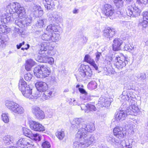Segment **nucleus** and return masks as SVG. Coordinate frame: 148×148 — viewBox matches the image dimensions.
Here are the masks:
<instances>
[{
  "mask_svg": "<svg viewBox=\"0 0 148 148\" xmlns=\"http://www.w3.org/2000/svg\"><path fill=\"white\" fill-rule=\"evenodd\" d=\"M95 130V128L93 125H86L83 123L82 127L79 129L76 134V137L81 139L80 142L81 144H85L86 146H88L93 142L96 140L97 137L95 135L89 134L88 132L94 131Z\"/></svg>",
  "mask_w": 148,
  "mask_h": 148,
  "instance_id": "f257e3e1",
  "label": "nucleus"
},
{
  "mask_svg": "<svg viewBox=\"0 0 148 148\" xmlns=\"http://www.w3.org/2000/svg\"><path fill=\"white\" fill-rule=\"evenodd\" d=\"M139 112L138 108L137 106H130L125 111L120 110L115 113V119L117 121L124 120L127 115H136Z\"/></svg>",
  "mask_w": 148,
  "mask_h": 148,
  "instance_id": "f03ea898",
  "label": "nucleus"
},
{
  "mask_svg": "<svg viewBox=\"0 0 148 148\" xmlns=\"http://www.w3.org/2000/svg\"><path fill=\"white\" fill-rule=\"evenodd\" d=\"M18 86L19 90L25 97L31 99L34 98V96L32 95V89L23 78L19 80Z\"/></svg>",
  "mask_w": 148,
  "mask_h": 148,
  "instance_id": "7ed1b4c3",
  "label": "nucleus"
},
{
  "mask_svg": "<svg viewBox=\"0 0 148 148\" xmlns=\"http://www.w3.org/2000/svg\"><path fill=\"white\" fill-rule=\"evenodd\" d=\"M34 74L37 78H44L48 77L50 74L51 71L46 66H38L34 70Z\"/></svg>",
  "mask_w": 148,
  "mask_h": 148,
  "instance_id": "20e7f679",
  "label": "nucleus"
},
{
  "mask_svg": "<svg viewBox=\"0 0 148 148\" xmlns=\"http://www.w3.org/2000/svg\"><path fill=\"white\" fill-rule=\"evenodd\" d=\"M121 101H127L126 103H129V106H136V99L135 96L131 91L125 90L120 96Z\"/></svg>",
  "mask_w": 148,
  "mask_h": 148,
  "instance_id": "39448f33",
  "label": "nucleus"
},
{
  "mask_svg": "<svg viewBox=\"0 0 148 148\" xmlns=\"http://www.w3.org/2000/svg\"><path fill=\"white\" fill-rule=\"evenodd\" d=\"M92 71V69L88 66L82 64L80 68L79 75L80 77L90 79L95 75V74Z\"/></svg>",
  "mask_w": 148,
  "mask_h": 148,
  "instance_id": "423d86ee",
  "label": "nucleus"
},
{
  "mask_svg": "<svg viewBox=\"0 0 148 148\" xmlns=\"http://www.w3.org/2000/svg\"><path fill=\"white\" fill-rule=\"evenodd\" d=\"M126 12L127 16L136 17L140 15L141 10L134 5H130L126 9Z\"/></svg>",
  "mask_w": 148,
  "mask_h": 148,
  "instance_id": "0eeeda50",
  "label": "nucleus"
},
{
  "mask_svg": "<svg viewBox=\"0 0 148 148\" xmlns=\"http://www.w3.org/2000/svg\"><path fill=\"white\" fill-rule=\"evenodd\" d=\"M11 29L5 25H0V49L5 47L7 44L6 42L2 39L1 33L6 34L10 31Z\"/></svg>",
  "mask_w": 148,
  "mask_h": 148,
  "instance_id": "6e6552de",
  "label": "nucleus"
},
{
  "mask_svg": "<svg viewBox=\"0 0 148 148\" xmlns=\"http://www.w3.org/2000/svg\"><path fill=\"white\" fill-rule=\"evenodd\" d=\"M125 56H123L121 57H116L114 62H116L115 65L116 67L119 69H121L125 66L128 63L127 60Z\"/></svg>",
  "mask_w": 148,
  "mask_h": 148,
  "instance_id": "1a4fd4ad",
  "label": "nucleus"
},
{
  "mask_svg": "<svg viewBox=\"0 0 148 148\" xmlns=\"http://www.w3.org/2000/svg\"><path fill=\"white\" fill-rule=\"evenodd\" d=\"M32 110L33 114L38 119H43L45 118L44 113L39 107L37 106H33L32 107Z\"/></svg>",
  "mask_w": 148,
  "mask_h": 148,
  "instance_id": "9d476101",
  "label": "nucleus"
},
{
  "mask_svg": "<svg viewBox=\"0 0 148 148\" xmlns=\"http://www.w3.org/2000/svg\"><path fill=\"white\" fill-rule=\"evenodd\" d=\"M113 132L114 135L119 139L123 138L126 135V131L121 127H115L113 130Z\"/></svg>",
  "mask_w": 148,
  "mask_h": 148,
  "instance_id": "9b49d317",
  "label": "nucleus"
},
{
  "mask_svg": "<svg viewBox=\"0 0 148 148\" xmlns=\"http://www.w3.org/2000/svg\"><path fill=\"white\" fill-rule=\"evenodd\" d=\"M29 124L30 127L34 131L42 132L45 130L44 127L38 122L31 121H30Z\"/></svg>",
  "mask_w": 148,
  "mask_h": 148,
  "instance_id": "f8f14e48",
  "label": "nucleus"
},
{
  "mask_svg": "<svg viewBox=\"0 0 148 148\" xmlns=\"http://www.w3.org/2000/svg\"><path fill=\"white\" fill-rule=\"evenodd\" d=\"M114 10L112 6L108 4H105L103 8L102 13L107 17H109L113 15Z\"/></svg>",
  "mask_w": 148,
  "mask_h": 148,
  "instance_id": "ddd939ff",
  "label": "nucleus"
},
{
  "mask_svg": "<svg viewBox=\"0 0 148 148\" xmlns=\"http://www.w3.org/2000/svg\"><path fill=\"white\" fill-rule=\"evenodd\" d=\"M110 100L109 98L101 97L99 99L98 104L101 108L104 107H108L110 104Z\"/></svg>",
  "mask_w": 148,
  "mask_h": 148,
  "instance_id": "4468645a",
  "label": "nucleus"
},
{
  "mask_svg": "<svg viewBox=\"0 0 148 148\" xmlns=\"http://www.w3.org/2000/svg\"><path fill=\"white\" fill-rule=\"evenodd\" d=\"M35 86L37 90L40 92L46 91L48 89V86L47 84L42 82H36Z\"/></svg>",
  "mask_w": 148,
  "mask_h": 148,
  "instance_id": "2eb2a0df",
  "label": "nucleus"
},
{
  "mask_svg": "<svg viewBox=\"0 0 148 148\" xmlns=\"http://www.w3.org/2000/svg\"><path fill=\"white\" fill-rule=\"evenodd\" d=\"M53 48L51 44L49 42H44L40 45V50L39 51L40 54L43 53L42 52H45L47 50H52Z\"/></svg>",
  "mask_w": 148,
  "mask_h": 148,
  "instance_id": "dca6fc26",
  "label": "nucleus"
},
{
  "mask_svg": "<svg viewBox=\"0 0 148 148\" xmlns=\"http://www.w3.org/2000/svg\"><path fill=\"white\" fill-rule=\"evenodd\" d=\"M84 122V119L81 118H76L72 122L71 127L74 129H77L81 127L83 124L81 123Z\"/></svg>",
  "mask_w": 148,
  "mask_h": 148,
  "instance_id": "f3484780",
  "label": "nucleus"
},
{
  "mask_svg": "<svg viewBox=\"0 0 148 148\" xmlns=\"http://www.w3.org/2000/svg\"><path fill=\"white\" fill-rule=\"evenodd\" d=\"M116 30L113 28L108 27L103 31V36L110 40V38L113 37L115 34Z\"/></svg>",
  "mask_w": 148,
  "mask_h": 148,
  "instance_id": "a211bd4d",
  "label": "nucleus"
},
{
  "mask_svg": "<svg viewBox=\"0 0 148 148\" xmlns=\"http://www.w3.org/2000/svg\"><path fill=\"white\" fill-rule=\"evenodd\" d=\"M84 61L90 64L95 69L97 70L98 67L97 64L95 63L94 60L92 59L89 55L87 54L86 55L84 58Z\"/></svg>",
  "mask_w": 148,
  "mask_h": 148,
  "instance_id": "6ab92c4d",
  "label": "nucleus"
},
{
  "mask_svg": "<svg viewBox=\"0 0 148 148\" xmlns=\"http://www.w3.org/2000/svg\"><path fill=\"white\" fill-rule=\"evenodd\" d=\"M32 10L36 17L41 16L43 14V10L39 5H34Z\"/></svg>",
  "mask_w": 148,
  "mask_h": 148,
  "instance_id": "aec40b11",
  "label": "nucleus"
},
{
  "mask_svg": "<svg viewBox=\"0 0 148 148\" xmlns=\"http://www.w3.org/2000/svg\"><path fill=\"white\" fill-rule=\"evenodd\" d=\"M42 3L45 8L48 10H50L55 6L53 0H42Z\"/></svg>",
  "mask_w": 148,
  "mask_h": 148,
  "instance_id": "412c9836",
  "label": "nucleus"
},
{
  "mask_svg": "<svg viewBox=\"0 0 148 148\" xmlns=\"http://www.w3.org/2000/svg\"><path fill=\"white\" fill-rule=\"evenodd\" d=\"M28 140L25 138H20L17 142V145L18 147L21 148H25L27 145H30Z\"/></svg>",
  "mask_w": 148,
  "mask_h": 148,
  "instance_id": "4be33fe9",
  "label": "nucleus"
},
{
  "mask_svg": "<svg viewBox=\"0 0 148 148\" xmlns=\"http://www.w3.org/2000/svg\"><path fill=\"white\" fill-rule=\"evenodd\" d=\"M113 49L114 51L118 50L120 49V47L122 43V40L119 38H115L113 40Z\"/></svg>",
  "mask_w": 148,
  "mask_h": 148,
  "instance_id": "5701e85b",
  "label": "nucleus"
},
{
  "mask_svg": "<svg viewBox=\"0 0 148 148\" xmlns=\"http://www.w3.org/2000/svg\"><path fill=\"white\" fill-rule=\"evenodd\" d=\"M16 104V103L11 100H7L5 101V105L6 107L12 111Z\"/></svg>",
  "mask_w": 148,
  "mask_h": 148,
  "instance_id": "b1692460",
  "label": "nucleus"
},
{
  "mask_svg": "<svg viewBox=\"0 0 148 148\" xmlns=\"http://www.w3.org/2000/svg\"><path fill=\"white\" fill-rule=\"evenodd\" d=\"M58 27L54 25L50 24L47 26L46 29V31L50 33L58 32Z\"/></svg>",
  "mask_w": 148,
  "mask_h": 148,
  "instance_id": "393cba45",
  "label": "nucleus"
},
{
  "mask_svg": "<svg viewBox=\"0 0 148 148\" xmlns=\"http://www.w3.org/2000/svg\"><path fill=\"white\" fill-rule=\"evenodd\" d=\"M12 112L16 114H21L24 113V110L22 106L17 103Z\"/></svg>",
  "mask_w": 148,
  "mask_h": 148,
  "instance_id": "a878e982",
  "label": "nucleus"
},
{
  "mask_svg": "<svg viewBox=\"0 0 148 148\" xmlns=\"http://www.w3.org/2000/svg\"><path fill=\"white\" fill-rule=\"evenodd\" d=\"M47 20L45 18H39L38 19L36 23V26L40 28H41L45 26L47 23Z\"/></svg>",
  "mask_w": 148,
  "mask_h": 148,
  "instance_id": "bb28decb",
  "label": "nucleus"
},
{
  "mask_svg": "<svg viewBox=\"0 0 148 148\" xmlns=\"http://www.w3.org/2000/svg\"><path fill=\"white\" fill-rule=\"evenodd\" d=\"M35 62L32 59L28 60L26 62L25 65V69L27 71L30 70L32 67L35 64Z\"/></svg>",
  "mask_w": 148,
  "mask_h": 148,
  "instance_id": "cd10ccee",
  "label": "nucleus"
},
{
  "mask_svg": "<svg viewBox=\"0 0 148 148\" xmlns=\"http://www.w3.org/2000/svg\"><path fill=\"white\" fill-rule=\"evenodd\" d=\"M3 140L5 143L7 145L13 143L14 140V138L13 136L10 135L5 136L3 137Z\"/></svg>",
  "mask_w": 148,
  "mask_h": 148,
  "instance_id": "c85d7f7f",
  "label": "nucleus"
},
{
  "mask_svg": "<svg viewBox=\"0 0 148 148\" xmlns=\"http://www.w3.org/2000/svg\"><path fill=\"white\" fill-rule=\"evenodd\" d=\"M15 14L18 17H19L21 18H22L25 16V10L24 8L21 6L18 10L17 12V13Z\"/></svg>",
  "mask_w": 148,
  "mask_h": 148,
  "instance_id": "c756f323",
  "label": "nucleus"
},
{
  "mask_svg": "<svg viewBox=\"0 0 148 148\" xmlns=\"http://www.w3.org/2000/svg\"><path fill=\"white\" fill-rule=\"evenodd\" d=\"M56 135L60 140H62L65 136L64 130V129L58 130L56 132Z\"/></svg>",
  "mask_w": 148,
  "mask_h": 148,
  "instance_id": "7c9ffc66",
  "label": "nucleus"
},
{
  "mask_svg": "<svg viewBox=\"0 0 148 148\" xmlns=\"http://www.w3.org/2000/svg\"><path fill=\"white\" fill-rule=\"evenodd\" d=\"M60 35L55 33H51L50 42H56L58 41L60 39Z\"/></svg>",
  "mask_w": 148,
  "mask_h": 148,
  "instance_id": "2f4dec72",
  "label": "nucleus"
},
{
  "mask_svg": "<svg viewBox=\"0 0 148 148\" xmlns=\"http://www.w3.org/2000/svg\"><path fill=\"white\" fill-rule=\"evenodd\" d=\"M22 131L23 134L25 136L30 138L33 135V134L32 131L30 130L26 127H23L22 128Z\"/></svg>",
  "mask_w": 148,
  "mask_h": 148,
  "instance_id": "473e14b6",
  "label": "nucleus"
},
{
  "mask_svg": "<svg viewBox=\"0 0 148 148\" xmlns=\"http://www.w3.org/2000/svg\"><path fill=\"white\" fill-rule=\"evenodd\" d=\"M21 6L20 4L18 3L14 2L12 3L11 7L13 8V14L15 12L17 13V12L18 10Z\"/></svg>",
  "mask_w": 148,
  "mask_h": 148,
  "instance_id": "72a5a7b5",
  "label": "nucleus"
},
{
  "mask_svg": "<svg viewBox=\"0 0 148 148\" xmlns=\"http://www.w3.org/2000/svg\"><path fill=\"white\" fill-rule=\"evenodd\" d=\"M108 141L112 145L116 144L119 143V141L116 139L112 136H109L107 137Z\"/></svg>",
  "mask_w": 148,
  "mask_h": 148,
  "instance_id": "f704fd0d",
  "label": "nucleus"
},
{
  "mask_svg": "<svg viewBox=\"0 0 148 148\" xmlns=\"http://www.w3.org/2000/svg\"><path fill=\"white\" fill-rule=\"evenodd\" d=\"M51 33L48 32L43 34L41 36L42 39L45 41L50 42Z\"/></svg>",
  "mask_w": 148,
  "mask_h": 148,
  "instance_id": "c9c22d12",
  "label": "nucleus"
},
{
  "mask_svg": "<svg viewBox=\"0 0 148 148\" xmlns=\"http://www.w3.org/2000/svg\"><path fill=\"white\" fill-rule=\"evenodd\" d=\"M8 114V113H3L1 115V118L3 121L6 123L9 122Z\"/></svg>",
  "mask_w": 148,
  "mask_h": 148,
  "instance_id": "e433bc0d",
  "label": "nucleus"
},
{
  "mask_svg": "<svg viewBox=\"0 0 148 148\" xmlns=\"http://www.w3.org/2000/svg\"><path fill=\"white\" fill-rule=\"evenodd\" d=\"M97 85L95 81H91L90 82L88 85V88L90 90H93L96 89L97 86Z\"/></svg>",
  "mask_w": 148,
  "mask_h": 148,
  "instance_id": "4c0bfd02",
  "label": "nucleus"
},
{
  "mask_svg": "<svg viewBox=\"0 0 148 148\" xmlns=\"http://www.w3.org/2000/svg\"><path fill=\"white\" fill-rule=\"evenodd\" d=\"M75 137L76 138V139H79L80 140H79V142L77 141H75L73 143V148H79V147H81V145H84L85 146H84L85 147H87L88 146H86V145L85 144H81L80 143V141L81 140V139H78L77 138H76V135H75Z\"/></svg>",
  "mask_w": 148,
  "mask_h": 148,
  "instance_id": "58836bf2",
  "label": "nucleus"
},
{
  "mask_svg": "<svg viewBox=\"0 0 148 148\" xmlns=\"http://www.w3.org/2000/svg\"><path fill=\"white\" fill-rule=\"evenodd\" d=\"M12 3H10L5 8V11L8 14H13V8L11 7Z\"/></svg>",
  "mask_w": 148,
  "mask_h": 148,
  "instance_id": "ea45409f",
  "label": "nucleus"
},
{
  "mask_svg": "<svg viewBox=\"0 0 148 148\" xmlns=\"http://www.w3.org/2000/svg\"><path fill=\"white\" fill-rule=\"evenodd\" d=\"M54 59L51 57H45L44 61L45 63H48L50 64H53L54 63Z\"/></svg>",
  "mask_w": 148,
  "mask_h": 148,
  "instance_id": "a19ab883",
  "label": "nucleus"
},
{
  "mask_svg": "<svg viewBox=\"0 0 148 148\" xmlns=\"http://www.w3.org/2000/svg\"><path fill=\"white\" fill-rule=\"evenodd\" d=\"M59 17L58 15H55L54 16L51 15L50 16L49 18V20L50 21L52 20V21L53 23V21L58 23L59 20Z\"/></svg>",
  "mask_w": 148,
  "mask_h": 148,
  "instance_id": "79ce46f5",
  "label": "nucleus"
},
{
  "mask_svg": "<svg viewBox=\"0 0 148 148\" xmlns=\"http://www.w3.org/2000/svg\"><path fill=\"white\" fill-rule=\"evenodd\" d=\"M87 110L88 112L89 111H95L97 109L94 105L88 104L87 105Z\"/></svg>",
  "mask_w": 148,
  "mask_h": 148,
  "instance_id": "37998d69",
  "label": "nucleus"
},
{
  "mask_svg": "<svg viewBox=\"0 0 148 148\" xmlns=\"http://www.w3.org/2000/svg\"><path fill=\"white\" fill-rule=\"evenodd\" d=\"M116 6L118 8L122 7L123 5V1L122 0H113Z\"/></svg>",
  "mask_w": 148,
  "mask_h": 148,
  "instance_id": "c03bdc74",
  "label": "nucleus"
},
{
  "mask_svg": "<svg viewBox=\"0 0 148 148\" xmlns=\"http://www.w3.org/2000/svg\"><path fill=\"white\" fill-rule=\"evenodd\" d=\"M30 138L35 141H40L41 140V137L38 134H33V135H32Z\"/></svg>",
  "mask_w": 148,
  "mask_h": 148,
  "instance_id": "a18cd8bd",
  "label": "nucleus"
},
{
  "mask_svg": "<svg viewBox=\"0 0 148 148\" xmlns=\"http://www.w3.org/2000/svg\"><path fill=\"white\" fill-rule=\"evenodd\" d=\"M114 56L113 55H109L106 56V60L109 61L110 63H115L113 60V58Z\"/></svg>",
  "mask_w": 148,
  "mask_h": 148,
  "instance_id": "49530a36",
  "label": "nucleus"
},
{
  "mask_svg": "<svg viewBox=\"0 0 148 148\" xmlns=\"http://www.w3.org/2000/svg\"><path fill=\"white\" fill-rule=\"evenodd\" d=\"M32 77V75L29 73H28L27 74H25L24 77L26 80L28 81L31 79Z\"/></svg>",
  "mask_w": 148,
  "mask_h": 148,
  "instance_id": "de8ad7c7",
  "label": "nucleus"
},
{
  "mask_svg": "<svg viewBox=\"0 0 148 148\" xmlns=\"http://www.w3.org/2000/svg\"><path fill=\"white\" fill-rule=\"evenodd\" d=\"M42 146L43 148H49L51 147V145L49 142L45 141L42 143Z\"/></svg>",
  "mask_w": 148,
  "mask_h": 148,
  "instance_id": "09e8293b",
  "label": "nucleus"
},
{
  "mask_svg": "<svg viewBox=\"0 0 148 148\" xmlns=\"http://www.w3.org/2000/svg\"><path fill=\"white\" fill-rule=\"evenodd\" d=\"M15 23L20 27H22L23 23V21L20 19L16 20Z\"/></svg>",
  "mask_w": 148,
  "mask_h": 148,
  "instance_id": "8fccbe9b",
  "label": "nucleus"
},
{
  "mask_svg": "<svg viewBox=\"0 0 148 148\" xmlns=\"http://www.w3.org/2000/svg\"><path fill=\"white\" fill-rule=\"evenodd\" d=\"M134 47H132L130 44L125 45V49L129 51H131L133 49H134Z\"/></svg>",
  "mask_w": 148,
  "mask_h": 148,
  "instance_id": "3c124183",
  "label": "nucleus"
},
{
  "mask_svg": "<svg viewBox=\"0 0 148 148\" xmlns=\"http://www.w3.org/2000/svg\"><path fill=\"white\" fill-rule=\"evenodd\" d=\"M148 23V21H147V20L143 19L142 21L140 22L139 25L144 27H146L147 26Z\"/></svg>",
  "mask_w": 148,
  "mask_h": 148,
  "instance_id": "603ef678",
  "label": "nucleus"
},
{
  "mask_svg": "<svg viewBox=\"0 0 148 148\" xmlns=\"http://www.w3.org/2000/svg\"><path fill=\"white\" fill-rule=\"evenodd\" d=\"M132 142V140H126V147L125 148H131L132 146V144L130 143Z\"/></svg>",
  "mask_w": 148,
  "mask_h": 148,
  "instance_id": "864d4df0",
  "label": "nucleus"
},
{
  "mask_svg": "<svg viewBox=\"0 0 148 148\" xmlns=\"http://www.w3.org/2000/svg\"><path fill=\"white\" fill-rule=\"evenodd\" d=\"M95 55L96 56L95 60L96 62L97 63L99 60L101 56V53L100 52H97L95 53Z\"/></svg>",
  "mask_w": 148,
  "mask_h": 148,
  "instance_id": "5fc2aeb1",
  "label": "nucleus"
},
{
  "mask_svg": "<svg viewBox=\"0 0 148 148\" xmlns=\"http://www.w3.org/2000/svg\"><path fill=\"white\" fill-rule=\"evenodd\" d=\"M143 20H146L148 21V12H145L143 13Z\"/></svg>",
  "mask_w": 148,
  "mask_h": 148,
  "instance_id": "6e6d98bb",
  "label": "nucleus"
},
{
  "mask_svg": "<svg viewBox=\"0 0 148 148\" xmlns=\"http://www.w3.org/2000/svg\"><path fill=\"white\" fill-rule=\"evenodd\" d=\"M80 107L82 110H84L86 112H88V110H87V106L82 104L81 105Z\"/></svg>",
  "mask_w": 148,
  "mask_h": 148,
  "instance_id": "4d7b16f0",
  "label": "nucleus"
},
{
  "mask_svg": "<svg viewBox=\"0 0 148 148\" xmlns=\"http://www.w3.org/2000/svg\"><path fill=\"white\" fill-rule=\"evenodd\" d=\"M137 2L139 3L146 4L148 3V0H137Z\"/></svg>",
  "mask_w": 148,
  "mask_h": 148,
  "instance_id": "13d9d810",
  "label": "nucleus"
},
{
  "mask_svg": "<svg viewBox=\"0 0 148 148\" xmlns=\"http://www.w3.org/2000/svg\"><path fill=\"white\" fill-rule=\"evenodd\" d=\"M32 19V18L30 16H28L25 19L26 23V24H28L30 23L31 22Z\"/></svg>",
  "mask_w": 148,
  "mask_h": 148,
  "instance_id": "bf43d9fd",
  "label": "nucleus"
},
{
  "mask_svg": "<svg viewBox=\"0 0 148 148\" xmlns=\"http://www.w3.org/2000/svg\"><path fill=\"white\" fill-rule=\"evenodd\" d=\"M7 19H6V16H3L1 17V21L2 23L3 22L4 24L8 23Z\"/></svg>",
  "mask_w": 148,
  "mask_h": 148,
  "instance_id": "052dcab7",
  "label": "nucleus"
},
{
  "mask_svg": "<svg viewBox=\"0 0 148 148\" xmlns=\"http://www.w3.org/2000/svg\"><path fill=\"white\" fill-rule=\"evenodd\" d=\"M141 80L143 82L146 81V76L145 74L143 73L141 77Z\"/></svg>",
  "mask_w": 148,
  "mask_h": 148,
  "instance_id": "680f3d73",
  "label": "nucleus"
},
{
  "mask_svg": "<svg viewBox=\"0 0 148 148\" xmlns=\"http://www.w3.org/2000/svg\"><path fill=\"white\" fill-rule=\"evenodd\" d=\"M9 16L10 18V22L14 20V18H16L18 17L15 14L13 15H11Z\"/></svg>",
  "mask_w": 148,
  "mask_h": 148,
  "instance_id": "e2e57ef3",
  "label": "nucleus"
},
{
  "mask_svg": "<svg viewBox=\"0 0 148 148\" xmlns=\"http://www.w3.org/2000/svg\"><path fill=\"white\" fill-rule=\"evenodd\" d=\"M42 97L45 100L48 99L49 98V96L47 95L45 91L42 95Z\"/></svg>",
  "mask_w": 148,
  "mask_h": 148,
  "instance_id": "0e129e2a",
  "label": "nucleus"
},
{
  "mask_svg": "<svg viewBox=\"0 0 148 148\" xmlns=\"http://www.w3.org/2000/svg\"><path fill=\"white\" fill-rule=\"evenodd\" d=\"M79 91L82 93L84 94L85 95H86L87 94V92H86L85 90L84 89L82 88H79Z\"/></svg>",
  "mask_w": 148,
  "mask_h": 148,
  "instance_id": "69168bd1",
  "label": "nucleus"
},
{
  "mask_svg": "<svg viewBox=\"0 0 148 148\" xmlns=\"http://www.w3.org/2000/svg\"><path fill=\"white\" fill-rule=\"evenodd\" d=\"M126 140H123L121 143V145L123 148H125V147H126Z\"/></svg>",
  "mask_w": 148,
  "mask_h": 148,
  "instance_id": "338daca9",
  "label": "nucleus"
},
{
  "mask_svg": "<svg viewBox=\"0 0 148 148\" xmlns=\"http://www.w3.org/2000/svg\"><path fill=\"white\" fill-rule=\"evenodd\" d=\"M50 82L52 83H54L56 82V78L54 76L51 77Z\"/></svg>",
  "mask_w": 148,
  "mask_h": 148,
  "instance_id": "774afa93",
  "label": "nucleus"
}]
</instances>
